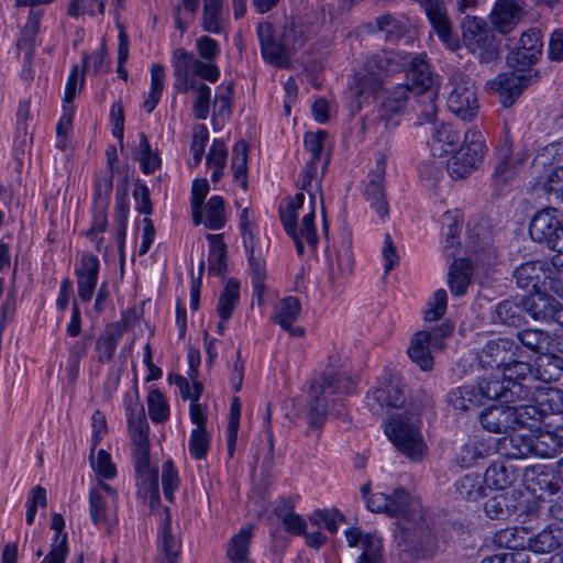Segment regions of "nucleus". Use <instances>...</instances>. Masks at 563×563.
<instances>
[{
    "mask_svg": "<svg viewBox=\"0 0 563 563\" xmlns=\"http://www.w3.org/2000/svg\"><path fill=\"white\" fill-rule=\"evenodd\" d=\"M407 80L415 95L430 90L433 85V75L429 68L427 56L421 54H406Z\"/></svg>",
    "mask_w": 563,
    "mask_h": 563,
    "instance_id": "obj_22",
    "label": "nucleus"
},
{
    "mask_svg": "<svg viewBox=\"0 0 563 563\" xmlns=\"http://www.w3.org/2000/svg\"><path fill=\"white\" fill-rule=\"evenodd\" d=\"M119 324H107L97 338L95 351L100 363H108L112 360L118 344L121 340Z\"/></svg>",
    "mask_w": 563,
    "mask_h": 563,
    "instance_id": "obj_36",
    "label": "nucleus"
},
{
    "mask_svg": "<svg viewBox=\"0 0 563 563\" xmlns=\"http://www.w3.org/2000/svg\"><path fill=\"white\" fill-rule=\"evenodd\" d=\"M89 461L99 479H112L117 476L115 465L106 450L100 449L95 455L92 448H90Z\"/></svg>",
    "mask_w": 563,
    "mask_h": 563,
    "instance_id": "obj_53",
    "label": "nucleus"
},
{
    "mask_svg": "<svg viewBox=\"0 0 563 563\" xmlns=\"http://www.w3.org/2000/svg\"><path fill=\"white\" fill-rule=\"evenodd\" d=\"M525 313L537 321H550L555 313L556 299L552 296L537 291L522 297Z\"/></svg>",
    "mask_w": 563,
    "mask_h": 563,
    "instance_id": "obj_29",
    "label": "nucleus"
},
{
    "mask_svg": "<svg viewBox=\"0 0 563 563\" xmlns=\"http://www.w3.org/2000/svg\"><path fill=\"white\" fill-rule=\"evenodd\" d=\"M240 297V284L235 279H230L220 294L218 301V313L223 321H228Z\"/></svg>",
    "mask_w": 563,
    "mask_h": 563,
    "instance_id": "obj_51",
    "label": "nucleus"
},
{
    "mask_svg": "<svg viewBox=\"0 0 563 563\" xmlns=\"http://www.w3.org/2000/svg\"><path fill=\"white\" fill-rule=\"evenodd\" d=\"M529 541V530L523 527H508L497 531L493 537V542L498 548L516 551L520 558L526 551V544Z\"/></svg>",
    "mask_w": 563,
    "mask_h": 563,
    "instance_id": "obj_34",
    "label": "nucleus"
},
{
    "mask_svg": "<svg viewBox=\"0 0 563 563\" xmlns=\"http://www.w3.org/2000/svg\"><path fill=\"white\" fill-rule=\"evenodd\" d=\"M256 31L263 58L277 67L287 66L290 58V46L296 45V30L294 24L285 26L283 41H277L274 37L273 25L268 22L258 23Z\"/></svg>",
    "mask_w": 563,
    "mask_h": 563,
    "instance_id": "obj_10",
    "label": "nucleus"
},
{
    "mask_svg": "<svg viewBox=\"0 0 563 563\" xmlns=\"http://www.w3.org/2000/svg\"><path fill=\"white\" fill-rule=\"evenodd\" d=\"M489 448L482 441L468 440L461 446L456 454V461L462 467L474 465L479 459H484L488 454Z\"/></svg>",
    "mask_w": 563,
    "mask_h": 563,
    "instance_id": "obj_52",
    "label": "nucleus"
},
{
    "mask_svg": "<svg viewBox=\"0 0 563 563\" xmlns=\"http://www.w3.org/2000/svg\"><path fill=\"white\" fill-rule=\"evenodd\" d=\"M477 394L481 395V402L484 400H499L509 402L514 398V390L503 373H496L489 377H483L477 386Z\"/></svg>",
    "mask_w": 563,
    "mask_h": 563,
    "instance_id": "obj_26",
    "label": "nucleus"
},
{
    "mask_svg": "<svg viewBox=\"0 0 563 563\" xmlns=\"http://www.w3.org/2000/svg\"><path fill=\"white\" fill-rule=\"evenodd\" d=\"M210 230H219L225 224L224 200L212 196L202 210V222Z\"/></svg>",
    "mask_w": 563,
    "mask_h": 563,
    "instance_id": "obj_49",
    "label": "nucleus"
},
{
    "mask_svg": "<svg viewBox=\"0 0 563 563\" xmlns=\"http://www.w3.org/2000/svg\"><path fill=\"white\" fill-rule=\"evenodd\" d=\"M529 544H526V551L534 553H550L563 545V528L560 526H549L537 534L529 532Z\"/></svg>",
    "mask_w": 563,
    "mask_h": 563,
    "instance_id": "obj_30",
    "label": "nucleus"
},
{
    "mask_svg": "<svg viewBox=\"0 0 563 563\" xmlns=\"http://www.w3.org/2000/svg\"><path fill=\"white\" fill-rule=\"evenodd\" d=\"M517 336L522 345L540 354L547 352L551 343L550 335L547 332L537 329L523 330L518 332Z\"/></svg>",
    "mask_w": 563,
    "mask_h": 563,
    "instance_id": "obj_57",
    "label": "nucleus"
},
{
    "mask_svg": "<svg viewBox=\"0 0 563 563\" xmlns=\"http://www.w3.org/2000/svg\"><path fill=\"white\" fill-rule=\"evenodd\" d=\"M210 252H209V272L222 274L225 271L227 246L220 235L209 234Z\"/></svg>",
    "mask_w": 563,
    "mask_h": 563,
    "instance_id": "obj_56",
    "label": "nucleus"
},
{
    "mask_svg": "<svg viewBox=\"0 0 563 563\" xmlns=\"http://www.w3.org/2000/svg\"><path fill=\"white\" fill-rule=\"evenodd\" d=\"M385 433L404 455L412 461H420L426 454L427 444L420 432L418 416L407 411L391 415L385 426Z\"/></svg>",
    "mask_w": 563,
    "mask_h": 563,
    "instance_id": "obj_4",
    "label": "nucleus"
},
{
    "mask_svg": "<svg viewBox=\"0 0 563 563\" xmlns=\"http://www.w3.org/2000/svg\"><path fill=\"white\" fill-rule=\"evenodd\" d=\"M499 451L509 460L533 456L532 435L515 433L504 438L499 443Z\"/></svg>",
    "mask_w": 563,
    "mask_h": 563,
    "instance_id": "obj_37",
    "label": "nucleus"
},
{
    "mask_svg": "<svg viewBox=\"0 0 563 563\" xmlns=\"http://www.w3.org/2000/svg\"><path fill=\"white\" fill-rule=\"evenodd\" d=\"M79 298L87 302L91 299L99 272V261L96 256L84 255L76 269Z\"/></svg>",
    "mask_w": 563,
    "mask_h": 563,
    "instance_id": "obj_27",
    "label": "nucleus"
},
{
    "mask_svg": "<svg viewBox=\"0 0 563 563\" xmlns=\"http://www.w3.org/2000/svg\"><path fill=\"white\" fill-rule=\"evenodd\" d=\"M108 227L107 218V205L103 200H98L95 206L92 223L90 229L87 231V236L96 244V247L100 251L103 238L99 236L103 233Z\"/></svg>",
    "mask_w": 563,
    "mask_h": 563,
    "instance_id": "obj_54",
    "label": "nucleus"
},
{
    "mask_svg": "<svg viewBox=\"0 0 563 563\" xmlns=\"http://www.w3.org/2000/svg\"><path fill=\"white\" fill-rule=\"evenodd\" d=\"M527 158L528 154L526 152L512 153V141L509 132L506 131L497 150L494 179L497 183H507L515 176L517 169L526 163Z\"/></svg>",
    "mask_w": 563,
    "mask_h": 563,
    "instance_id": "obj_20",
    "label": "nucleus"
},
{
    "mask_svg": "<svg viewBox=\"0 0 563 563\" xmlns=\"http://www.w3.org/2000/svg\"><path fill=\"white\" fill-rule=\"evenodd\" d=\"M460 141V133L450 124L441 123L432 128V151L441 156L454 150Z\"/></svg>",
    "mask_w": 563,
    "mask_h": 563,
    "instance_id": "obj_44",
    "label": "nucleus"
},
{
    "mask_svg": "<svg viewBox=\"0 0 563 563\" xmlns=\"http://www.w3.org/2000/svg\"><path fill=\"white\" fill-rule=\"evenodd\" d=\"M133 386L124 396L128 429L132 440L133 464L135 473H141V401L137 387L136 365L133 364Z\"/></svg>",
    "mask_w": 563,
    "mask_h": 563,
    "instance_id": "obj_15",
    "label": "nucleus"
},
{
    "mask_svg": "<svg viewBox=\"0 0 563 563\" xmlns=\"http://www.w3.org/2000/svg\"><path fill=\"white\" fill-rule=\"evenodd\" d=\"M345 537L350 547L362 549L357 563H385L383 540L379 536L351 528L345 531Z\"/></svg>",
    "mask_w": 563,
    "mask_h": 563,
    "instance_id": "obj_21",
    "label": "nucleus"
},
{
    "mask_svg": "<svg viewBox=\"0 0 563 563\" xmlns=\"http://www.w3.org/2000/svg\"><path fill=\"white\" fill-rule=\"evenodd\" d=\"M453 327L442 323L438 327L416 332L409 342L407 354L421 371L430 372L434 366L433 353L445 347V338L451 335Z\"/></svg>",
    "mask_w": 563,
    "mask_h": 563,
    "instance_id": "obj_6",
    "label": "nucleus"
},
{
    "mask_svg": "<svg viewBox=\"0 0 563 563\" xmlns=\"http://www.w3.org/2000/svg\"><path fill=\"white\" fill-rule=\"evenodd\" d=\"M385 174V159L380 155L377 159V170L371 175V179L365 186L364 195L371 207L375 209L380 218H385L388 214V206L385 199V192L383 188V178Z\"/></svg>",
    "mask_w": 563,
    "mask_h": 563,
    "instance_id": "obj_28",
    "label": "nucleus"
},
{
    "mask_svg": "<svg viewBox=\"0 0 563 563\" xmlns=\"http://www.w3.org/2000/svg\"><path fill=\"white\" fill-rule=\"evenodd\" d=\"M539 78V71H517L500 74L496 77L494 85L499 92L503 104L510 107L515 99L532 82Z\"/></svg>",
    "mask_w": 563,
    "mask_h": 563,
    "instance_id": "obj_19",
    "label": "nucleus"
},
{
    "mask_svg": "<svg viewBox=\"0 0 563 563\" xmlns=\"http://www.w3.org/2000/svg\"><path fill=\"white\" fill-rule=\"evenodd\" d=\"M517 478V474L511 465L504 462H494L485 473V485L495 489L503 490L509 487Z\"/></svg>",
    "mask_w": 563,
    "mask_h": 563,
    "instance_id": "obj_43",
    "label": "nucleus"
},
{
    "mask_svg": "<svg viewBox=\"0 0 563 563\" xmlns=\"http://www.w3.org/2000/svg\"><path fill=\"white\" fill-rule=\"evenodd\" d=\"M523 0H496L489 14L493 27L501 34H509L526 16Z\"/></svg>",
    "mask_w": 563,
    "mask_h": 563,
    "instance_id": "obj_18",
    "label": "nucleus"
},
{
    "mask_svg": "<svg viewBox=\"0 0 563 563\" xmlns=\"http://www.w3.org/2000/svg\"><path fill=\"white\" fill-rule=\"evenodd\" d=\"M318 164L314 161H308L300 173V189L308 192L310 201L308 212L303 214L300 225H298V211L303 209L305 195L298 192L294 198L286 199V205L280 206L279 217L287 234L295 243L296 251L299 255L305 253V242L316 250L318 245V235L316 232V197L311 192L312 180L317 178Z\"/></svg>",
    "mask_w": 563,
    "mask_h": 563,
    "instance_id": "obj_2",
    "label": "nucleus"
},
{
    "mask_svg": "<svg viewBox=\"0 0 563 563\" xmlns=\"http://www.w3.org/2000/svg\"><path fill=\"white\" fill-rule=\"evenodd\" d=\"M42 15L43 11L31 10L27 16V21L21 31L16 43V48L18 51L24 53L25 58H30L33 55L35 40L40 33Z\"/></svg>",
    "mask_w": 563,
    "mask_h": 563,
    "instance_id": "obj_40",
    "label": "nucleus"
},
{
    "mask_svg": "<svg viewBox=\"0 0 563 563\" xmlns=\"http://www.w3.org/2000/svg\"><path fill=\"white\" fill-rule=\"evenodd\" d=\"M485 151L482 133L474 129L467 130L463 144L448 162V173L454 179L465 178L482 163Z\"/></svg>",
    "mask_w": 563,
    "mask_h": 563,
    "instance_id": "obj_8",
    "label": "nucleus"
},
{
    "mask_svg": "<svg viewBox=\"0 0 563 563\" xmlns=\"http://www.w3.org/2000/svg\"><path fill=\"white\" fill-rule=\"evenodd\" d=\"M562 358L541 353L534 364L536 378L545 383L555 382L560 379L562 372Z\"/></svg>",
    "mask_w": 563,
    "mask_h": 563,
    "instance_id": "obj_45",
    "label": "nucleus"
},
{
    "mask_svg": "<svg viewBox=\"0 0 563 563\" xmlns=\"http://www.w3.org/2000/svg\"><path fill=\"white\" fill-rule=\"evenodd\" d=\"M411 91L409 85H398L383 100L377 114L376 132L384 134L390 133L400 124V118L404 113Z\"/></svg>",
    "mask_w": 563,
    "mask_h": 563,
    "instance_id": "obj_13",
    "label": "nucleus"
},
{
    "mask_svg": "<svg viewBox=\"0 0 563 563\" xmlns=\"http://www.w3.org/2000/svg\"><path fill=\"white\" fill-rule=\"evenodd\" d=\"M529 233L534 241L563 254V225L556 208L537 212L530 222Z\"/></svg>",
    "mask_w": 563,
    "mask_h": 563,
    "instance_id": "obj_11",
    "label": "nucleus"
},
{
    "mask_svg": "<svg viewBox=\"0 0 563 563\" xmlns=\"http://www.w3.org/2000/svg\"><path fill=\"white\" fill-rule=\"evenodd\" d=\"M434 100L433 93H427L416 99L413 109L417 113V124L429 123L435 119L438 108Z\"/></svg>",
    "mask_w": 563,
    "mask_h": 563,
    "instance_id": "obj_64",
    "label": "nucleus"
},
{
    "mask_svg": "<svg viewBox=\"0 0 563 563\" xmlns=\"http://www.w3.org/2000/svg\"><path fill=\"white\" fill-rule=\"evenodd\" d=\"M472 278V265L467 258H457L449 271V287L454 296L466 294Z\"/></svg>",
    "mask_w": 563,
    "mask_h": 563,
    "instance_id": "obj_39",
    "label": "nucleus"
},
{
    "mask_svg": "<svg viewBox=\"0 0 563 563\" xmlns=\"http://www.w3.org/2000/svg\"><path fill=\"white\" fill-rule=\"evenodd\" d=\"M422 8L438 37L449 49L456 51L460 47L459 37L452 31L444 7L438 1L430 0Z\"/></svg>",
    "mask_w": 563,
    "mask_h": 563,
    "instance_id": "obj_23",
    "label": "nucleus"
},
{
    "mask_svg": "<svg viewBox=\"0 0 563 563\" xmlns=\"http://www.w3.org/2000/svg\"><path fill=\"white\" fill-rule=\"evenodd\" d=\"M245 247L247 249L250 255H249V263H250V272H251V278H252V285L254 288V294L261 298V296L264 292L265 286L264 282L266 278V271H265V262L261 254L256 255L254 252L253 242H247L246 238H244Z\"/></svg>",
    "mask_w": 563,
    "mask_h": 563,
    "instance_id": "obj_48",
    "label": "nucleus"
},
{
    "mask_svg": "<svg viewBox=\"0 0 563 563\" xmlns=\"http://www.w3.org/2000/svg\"><path fill=\"white\" fill-rule=\"evenodd\" d=\"M165 71L162 65L156 64L151 69V91L148 98L144 102V107L148 112L153 111L158 103L159 97L164 88Z\"/></svg>",
    "mask_w": 563,
    "mask_h": 563,
    "instance_id": "obj_60",
    "label": "nucleus"
},
{
    "mask_svg": "<svg viewBox=\"0 0 563 563\" xmlns=\"http://www.w3.org/2000/svg\"><path fill=\"white\" fill-rule=\"evenodd\" d=\"M461 27L465 46L481 62L489 63L498 57L499 41L484 20L466 15L461 22Z\"/></svg>",
    "mask_w": 563,
    "mask_h": 563,
    "instance_id": "obj_7",
    "label": "nucleus"
},
{
    "mask_svg": "<svg viewBox=\"0 0 563 563\" xmlns=\"http://www.w3.org/2000/svg\"><path fill=\"white\" fill-rule=\"evenodd\" d=\"M541 31L532 27L525 31L518 43L510 48L507 55V65L517 71H537L532 66L542 54Z\"/></svg>",
    "mask_w": 563,
    "mask_h": 563,
    "instance_id": "obj_12",
    "label": "nucleus"
},
{
    "mask_svg": "<svg viewBox=\"0 0 563 563\" xmlns=\"http://www.w3.org/2000/svg\"><path fill=\"white\" fill-rule=\"evenodd\" d=\"M406 401L404 385L398 377H390L366 396V406L375 416L389 415L399 410Z\"/></svg>",
    "mask_w": 563,
    "mask_h": 563,
    "instance_id": "obj_14",
    "label": "nucleus"
},
{
    "mask_svg": "<svg viewBox=\"0 0 563 563\" xmlns=\"http://www.w3.org/2000/svg\"><path fill=\"white\" fill-rule=\"evenodd\" d=\"M199 7V0H180L175 8V24L183 33L194 22Z\"/></svg>",
    "mask_w": 563,
    "mask_h": 563,
    "instance_id": "obj_61",
    "label": "nucleus"
},
{
    "mask_svg": "<svg viewBox=\"0 0 563 563\" xmlns=\"http://www.w3.org/2000/svg\"><path fill=\"white\" fill-rule=\"evenodd\" d=\"M301 311V305L298 298L289 296L284 298L275 309V321L284 330L289 331L290 334L301 336L303 334L302 328H292L294 322L297 320Z\"/></svg>",
    "mask_w": 563,
    "mask_h": 563,
    "instance_id": "obj_33",
    "label": "nucleus"
},
{
    "mask_svg": "<svg viewBox=\"0 0 563 563\" xmlns=\"http://www.w3.org/2000/svg\"><path fill=\"white\" fill-rule=\"evenodd\" d=\"M366 507L373 512H385L396 517L394 540L397 548L413 558H424L433 553L435 537L431 522L421 503L409 493L398 487L390 494L376 493L366 501Z\"/></svg>",
    "mask_w": 563,
    "mask_h": 563,
    "instance_id": "obj_1",
    "label": "nucleus"
},
{
    "mask_svg": "<svg viewBox=\"0 0 563 563\" xmlns=\"http://www.w3.org/2000/svg\"><path fill=\"white\" fill-rule=\"evenodd\" d=\"M455 493L465 500L476 501L486 496V485L479 474L471 473L454 484Z\"/></svg>",
    "mask_w": 563,
    "mask_h": 563,
    "instance_id": "obj_42",
    "label": "nucleus"
},
{
    "mask_svg": "<svg viewBox=\"0 0 563 563\" xmlns=\"http://www.w3.org/2000/svg\"><path fill=\"white\" fill-rule=\"evenodd\" d=\"M252 534V528L246 527L231 538L227 549V556L231 563H255L249 556Z\"/></svg>",
    "mask_w": 563,
    "mask_h": 563,
    "instance_id": "obj_41",
    "label": "nucleus"
},
{
    "mask_svg": "<svg viewBox=\"0 0 563 563\" xmlns=\"http://www.w3.org/2000/svg\"><path fill=\"white\" fill-rule=\"evenodd\" d=\"M353 388V382L344 373L336 372L333 368L325 369L319 379L311 385L310 401L308 410L309 429L320 431L327 415L330 411L340 413L336 408L338 399L331 398L334 395L350 393Z\"/></svg>",
    "mask_w": 563,
    "mask_h": 563,
    "instance_id": "obj_3",
    "label": "nucleus"
},
{
    "mask_svg": "<svg viewBox=\"0 0 563 563\" xmlns=\"http://www.w3.org/2000/svg\"><path fill=\"white\" fill-rule=\"evenodd\" d=\"M406 54L395 51H382L371 56L366 66L383 75L396 74L406 68Z\"/></svg>",
    "mask_w": 563,
    "mask_h": 563,
    "instance_id": "obj_31",
    "label": "nucleus"
},
{
    "mask_svg": "<svg viewBox=\"0 0 563 563\" xmlns=\"http://www.w3.org/2000/svg\"><path fill=\"white\" fill-rule=\"evenodd\" d=\"M422 8L438 37L449 49L456 51L460 47L459 37L452 31L444 7L438 1L430 0Z\"/></svg>",
    "mask_w": 563,
    "mask_h": 563,
    "instance_id": "obj_24",
    "label": "nucleus"
},
{
    "mask_svg": "<svg viewBox=\"0 0 563 563\" xmlns=\"http://www.w3.org/2000/svg\"><path fill=\"white\" fill-rule=\"evenodd\" d=\"M548 264V262L540 261L521 264L514 272L517 286L522 289H536L541 279L545 278Z\"/></svg>",
    "mask_w": 563,
    "mask_h": 563,
    "instance_id": "obj_35",
    "label": "nucleus"
},
{
    "mask_svg": "<svg viewBox=\"0 0 563 563\" xmlns=\"http://www.w3.org/2000/svg\"><path fill=\"white\" fill-rule=\"evenodd\" d=\"M448 109L462 120H472L478 111L475 86L471 78L461 71H453L449 79Z\"/></svg>",
    "mask_w": 563,
    "mask_h": 563,
    "instance_id": "obj_9",
    "label": "nucleus"
},
{
    "mask_svg": "<svg viewBox=\"0 0 563 563\" xmlns=\"http://www.w3.org/2000/svg\"><path fill=\"white\" fill-rule=\"evenodd\" d=\"M519 346L507 338H498L487 342L478 353V362L483 368L501 371L514 362Z\"/></svg>",
    "mask_w": 563,
    "mask_h": 563,
    "instance_id": "obj_17",
    "label": "nucleus"
},
{
    "mask_svg": "<svg viewBox=\"0 0 563 563\" xmlns=\"http://www.w3.org/2000/svg\"><path fill=\"white\" fill-rule=\"evenodd\" d=\"M172 516L168 508H165L161 518L158 528V544L161 551L165 554L168 563H177L180 553V541L173 534L170 529Z\"/></svg>",
    "mask_w": 563,
    "mask_h": 563,
    "instance_id": "obj_32",
    "label": "nucleus"
},
{
    "mask_svg": "<svg viewBox=\"0 0 563 563\" xmlns=\"http://www.w3.org/2000/svg\"><path fill=\"white\" fill-rule=\"evenodd\" d=\"M222 0H203L202 27L206 32L219 34L223 24Z\"/></svg>",
    "mask_w": 563,
    "mask_h": 563,
    "instance_id": "obj_50",
    "label": "nucleus"
},
{
    "mask_svg": "<svg viewBox=\"0 0 563 563\" xmlns=\"http://www.w3.org/2000/svg\"><path fill=\"white\" fill-rule=\"evenodd\" d=\"M523 413H528L527 409L509 406H492L481 412L478 419L482 427L494 433H506L516 427L526 424Z\"/></svg>",
    "mask_w": 563,
    "mask_h": 563,
    "instance_id": "obj_16",
    "label": "nucleus"
},
{
    "mask_svg": "<svg viewBox=\"0 0 563 563\" xmlns=\"http://www.w3.org/2000/svg\"><path fill=\"white\" fill-rule=\"evenodd\" d=\"M89 516L95 526L108 528L111 521L109 500L98 490L89 492Z\"/></svg>",
    "mask_w": 563,
    "mask_h": 563,
    "instance_id": "obj_47",
    "label": "nucleus"
},
{
    "mask_svg": "<svg viewBox=\"0 0 563 563\" xmlns=\"http://www.w3.org/2000/svg\"><path fill=\"white\" fill-rule=\"evenodd\" d=\"M523 313L522 298L519 301L507 299L495 307L494 319L507 325L518 327L523 321Z\"/></svg>",
    "mask_w": 563,
    "mask_h": 563,
    "instance_id": "obj_46",
    "label": "nucleus"
},
{
    "mask_svg": "<svg viewBox=\"0 0 563 563\" xmlns=\"http://www.w3.org/2000/svg\"><path fill=\"white\" fill-rule=\"evenodd\" d=\"M247 144L239 141L232 150V164L234 178L241 180L242 187L246 188V170H247Z\"/></svg>",
    "mask_w": 563,
    "mask_h": 563,
    "instance_id": "obj_59",
    "label": "nucleus"
},
{
    "mask_svg": "<svg viewBox=\"0 0 563 563\" xmlns=\"http://www.w3.org/2000/svg\"><path fill=\"white\" fill-rule=\"evenodd\" d=\"M325 256L330 279L333 280L352 274L354 260L349 238L344 239L338 249L328 246Z\"/></svg>",
    "mask_w": 563,
    "mask_h": 563,
    "instance_id": "obj_25",
    "label": "nucleus"
},
{
    "mask_svg": "<svg viewBox=\"0 0 563 563\" xmlns=\"http://www.w3.org/2000/svg\"><path fill=\"white\" fill-rule=\"evenodd\" d=\"M176 82L175 88L180 92H187L199 85L198 77L216 82L220 76L219 68L210 60H200L185 48H177L173 54Z\"/></svg>",
    "mask_w": 563,
    "mask_h": 563,
    "instance_id": "obj_5",
    "label": "nucleus"
},
{
    "mask_svg": "<svg viewBox=\"0 0 563 563\" xmlns=\"http://www.w3.org/2000/svg\"><path fill=\"white\" fill-rule=\"evenodd\" d=\"M384 86V78L366 66V71L357 78L356 95L358 102L368 96L378 92Z\"/></svg>",
    "mask_w": 563,
    "mask_h": 563,
    "instance_id": "obj_55",
    "label": "nucleus"
},
{
    "mask_svg": "<svg viewBox=\"0 0 563 563\" xmlns=\"http://www.w3.org/2000/svg\"><path fill=\"white\" fill-rule=\"evenodd\" d=\"M549 289L563 298V254L553 256L548 264L544 283Z\"/></svg>",
    "mask_w": 563,
    "mask_h": 563,
    "instance_id": "obj_58",
    "label": "nucleus"
},
{
    "mask_svg": "<svg viewBox=\"0 0 563 563\" xmlns=\"http://www.w3.org/2000/svg\"><path fill=\"white\" fill-rule=\"evenodd\" d=\"M147 406L150 418L154 422H163L169 416L168 404L158 389H152L147 396Z\"/></svg>",
    "mask_w": 563,
    "mask_h": 563,
    "instance_id": "obj_63",
    "label": "nucleus"
},
{
    "mask_svg": "<svg viewBox=\"0 0 563 563\" xmlns=\"http://www.w3.org/2000/svg\"><path fill=\"white\" fill-rule=\"evenodd\" d=\"M532 449L533 456L542 459H551L555 456L560 450L555 432L532 437Z\"/></svg>",
    "mask_w": 563,
    "mask_h": 563,
    "instance_id": "obj_62",
    "label": "nucleus"
},
{
    "mask_svg": "<svg viewBox=\"0 0 563 563\" xmlns=\"http://www.w3.org/2000/svg\"><path fill=\"white\" fill-rule=\"evenodd\" d=\"M448 404L456 411L464 413L482 406L481 395L475 386H461L453 388L446 395Z\"/></svg>",
    "mask_w": 563,
    "mask_h": 563,
    "instance_id": "obj_38",
    "label": "nucleus"
}]
</instances>
